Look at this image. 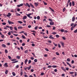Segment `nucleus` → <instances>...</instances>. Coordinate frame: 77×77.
<instances>
[{
	"label": "nucleus",
	"instance_id": "obj_1",
	"mask_svg": "<svg viewBox=\"0 0 77 77\" xmlns=\"http://www.w3.org/2000/svg\"><path fill=\"white\" fill-rule=\"evenodd\" d=\"M4 66V67H5V68H7V67H8V63H5V64L3 65Z\"/></svg>",
	"mask_w": 77,
	"mask_h": 77
},
{
	"label": "nucleus",
	"instance_id": "obj_2",
	"mask_svg": "<svg viewBox=\"0 0 77 77\" xmlns=\"http://www.w3.org/2000/svg\"><path fill=\"white\" fill-rule=\"evenodd\" d=\"M8 22L9 24H14V22H12L11 21H10L9 20H8Z\"/></svg>",
	"mask_w": 77,
	"mask_h": 77
},
{
	"label": "nucleus",
	"instance_id": "obj_3",
	"mask_svg": "<svg viewBox=\"0 0 77 77\" xmlns=\"http://www.w3.org/2000/svg\"><path fill=\"white\" fill-rule=\"evenodd\" d=\"M60 44H61L62 46L63 47H65V46H64V43H63V42H60Z\"/></svg>",
	"mask_w": 77,
	"mask_h": 77
},
{
	"label": "nucleus",
	"instance_id": "obj_4",
	"mask_svg": "<svg viewBox=\"0 0 77 77\" xmlns=\"http://www.w3.org/2000/svg\"><path fill=\"white\" fill-rule=\"evenodd\" d=\"M25 6H28V7L29 8H30V5H29L28 3H26V5H25Z\"/></svg>",
	"mask_w": 77,
	"mask_h": 77
},
{
	"label": "nucleus",
	"instance_id": "obj_5",
	"mask_svg": "<svg viewBox=\"0 0 77 77\" xmlns=\"http://www.w3.org/2000/svg\"><path fill=\"white\" fill-rule=\"evenodd\" d=\"M50 39H54V38L52 36V35H50V36L49 37Z\"/></svg>",
	"mask_w": 77,
	"mask_h": 77
},
{
	"label": "nucleus",
	"instance_id": "obj_6",
	"mask_svg": "<svg viewBox=\"0 0 77 77\" xmlns=\"http://www.w3.org/2000/svg\"><path fill=\"white\" fill-rule=\"evenodd\" d=\"M54 23L53 21H51L50 22V24L51 26H53V25H54Z\"/></svg>",
	"mask_w": 77,
	"mask_h": 77
},
{
	"label": "nucleus",
	"instance_id": "obj_7",
	"mask_svg": "<svg viewBox=\"0 0 77 77\" xmlns=\"http://www.w3.org/2000/svg\"><path fill=\"white\" fill-rule=\"evenodd\" d=\"M26 15H27V17H28L29 18H32V17L30 16V15H28V14H26Z\"/></svg>",
	"mask_w": 77,
	"mask_h": 77
},
{
	"label": "nucleus",
	"instance_id": "obj_8",
	"mask_svg": "<svg viewBox=\"0 0 77 77\" xmlns=\"http://www.w3.org/2000/svg\"><path fill=\"white\" fill-rule=\"evenodd\" d=\"M66 63L69 66L70 68H71V67H72V66H71V64H70L69 63L67 62Z\"/></svg>",
	"mask_w": 77,
	"mask_h": 77
},
{
	"label": "nucleus",
	"instance_id": "obj_9",
	"mask_svg": "<svg viewBox=\"0 0 77 77\" xmlns=\"http://www.w3.org/2000/svg\"><path fill=\"white\" fill-rule=\"evenodd\" d=\"M29 5L31 6V7H32V8H34V9H35V7L33 6V5L32 4V3H30Z\"/></svg>",
	"mask_w": 77,
	"mask_h": 77
},
{
	"label": "nucleus",
	"instance_id": "obj_10",
	"mask_svg": "<svg viewBox=\"0 0 77 77\" xmlns=\"http://www.w3.org/2000/svg\"><path fill=\"white\" fill-rule=\"evenodd\" d=\"M34 5H35V6L37 7L38 5H39V3H38L35 2L34 3Z\"/></svg>",
	"mask_w": 77,
	"mask_h": 77
},
{
	"label": "nucleus",
	"instance_id": "obj_11",
	"mask_svg": "<svg viewBox=\"0 0 77 77\" xmlns=\"http://www.w3.org/2000/svg\"><path fill=\"white\" fill-rule=\"evenodd\" d=\"M28 61V60L27 59H26V60H25V64H26L27 63V62Z\"/></svg>",
	"mask_w": 77,
	"mask_h": 77
},
{
	"label": "nucleus",
	"instance_id": "obj_12",
	"mask_svg": "<svg viewBox=\"0 0 77 77\" xmlns=\"http://www.w3.org/2000/svg\"><path fill=\"white\" fill-rule=\"evenodd\" d=\"M25 19H27V16H23V20H25Z\"/></svg>",
	"mask_w": 77,
	"mask_h": 77
},
{
	"label": "nucleus",
	"instance_id": "obj_13",
	"mask_svg": "<svg viewBox=\"0 0 77 77\" xmlns=\"http://www.w3.org/2000/svg\"><path fill=\"white\" fill-rule=\"evenodd\" d=\"M24 53H25V54H27V53H28V52H29V51L27 50H26V51H24Z\"/></svg>",
	"mask_w": 77,
	"mask_h": 77
},
{
	"label": "nucleus",
	"instance_id": "obj_14",
	"mask_svg": "<svg viewBox=\"0 0 77 77\" xmlns=\"http://www.w3.org/2000/svg\"><path fill=\"white\" fill-rule=\"evenodd\" d=\"M8 72L9 71H8V70H6L5 72V74H8Z\"/></svg>",
	"mask_w": 77,
	"mask_h": 77
},
{
	"label": "nucleus",
	"instance_id": "obj_15",
	"mask_svg": "<svg viewBox=\"0 0 77 77\" xmlns=\"http://www.w3.org/2000/svg\"><path fill=\"white\" fill-rule=\"evenodd\" d=\"M75 17H73L72 18V21L74 22V21H75Z\"/></svg>",
	"mask_w": 77,
	"mask_h": 77
},
{
	"label": "nucleus",
	"instance_id": "obj_16",
	"mask_svg": "<svg viewBox=\"0 0 77 77\" xmlns=\"http://www.w3.org/2000/svg\"><path fill=\"white\" fill-rule=\"evenodd\" d=\"M11 32L12 33H17V31H11Z\"/></svg>",
	"mask_w": 77,
	"mask_h": 77
},
{
	"label": "nucleus",
	"instance_id": "obj_17",
	"mask_svg": "<svg viewBox=\"0 0 77 77\" xmlns=\"http://www.w3.org/2000/svg\"><path fill=\"white\" fill-rule=\"evenodd\" d=\"M18 29H23V27L21 26H18Z\"/></svg>",
	"mask_w": 77,
	"mask_h": 77
},
{
	"label": "nucleus",
	"instance_id": "obj_18",
	"mask_svg": "<svg viewBox=\"0 0 77 77\" xmlns=\"http://www.w3.org/2000/svg\"><path fill=\"white\" fill-rule=\"evenodd\" d=\"M2 46L3 47H4V48H6V46L5 44H2Z\"/></svg>",
	"mask_w": 77,
	"mask_h": 77
},
{
	"label": "nucleus",
	"instance_id": "obj_19",
	"mask_svg": "<svg viewBox=\"0 0 77 77\" xmlns=\"http://www.w3.org/2000/svg\"><path fill=\"white\" fill-rule=\"evenodd\" d=\"M16 15L17 16H20L21 15V14H19L18 13H17L16 14Z\"/></svg>",
	"mask_w": 77,
	"mask_h": 77
},
{
	"label": "nucleus",
	"instance_id": "obj_20",
	"mask_svg": "<svg viewBox=\"0 0 77 77\" xmlns=\"http://www.w3.org/2000/svg\"><path fill=\"white\" fill-rule=\"evenodd\" d=\"M72 6H74V5H75V3H74V2L72 1Z\"/></svg>",
	"mask_w": 77,
	"mask_h": 77
},
{
	"label": "nucleus",
	"instance_id": "obj_21",
	"mask_svg": "<svg viewBox=\"0 0 77 77\" xmlns=\"http://www.w3.org/2000/svg\"><path fill=\"white\" fill-rule=\"evenodd\" d=\"M14 29L16 31H17V28L16 27H14Z\"/></svg>",
	"mask_w": 77,
	"mask_h": 77
},
{
	"label": "nucleus",
	"instance_id": "obj_22",
	"mask_svg": "<svg viewBox=\"0 0 77 77\" xmlns=\"http://www.w3.org/2000/svg\"><path fill=\"white\" fill-rule=\"evenodd\" d=\"M18 62V61H16L14 62H12V63H17V62Z\"/></svg>",
	"mask_w": 77,
	"mask_h": 77
},
{
	"label": "nucleus",
	"instance_id": "obj_23",
	"mask_svg": "<svg viewBox=\"0 0 77 77\" xmlns=\"http://www.w3.org/2000/svg\"><path fill=\"white\" fill-rule=\"evenodd\" d=\"M53 68H57V66L55 65H53L52 66Z\"/></svg>",
	"mask_w": 77,
	"mask_h": 77
},
{
	"label": "nucleus",
	"instance_id": "obj_24",
	"mask_svg": "<svg viewBox=\"0 0 77 77\" xmlns=\"http://www.w3.org/2000/svg\"><path fill=\"white\" fill-rule=\"evenodd\" d=\"M18 22L19 23H20V24H22L23 23V22L21 21H18Z\"/></svg>",
	"mask_w": 77,
	"mask_h": 77
},
{
	"label": "nucleus",
	"instance_id": "obj_25",
	"mask_svg": "<svg viewBox=\"0 0 77 77\" xmlns=\"http://www.w3.org/2000/svg\"><path fill=\"white\" fill-rule=\"evenodd\" d=\"M10 28L11 30H13V27H12L10 26Z\"/></svg>",
	"mask_w": 77,
	"mask_h": 77
},
{
	"label": "nucleus",
	"instance_id": "obj_26",
	"mask_svg": "<svg viewBox=\"0 0 77 77\" xmlns=\"http://www.w3.org/2000/svg\"><path fill=\"white\" fill-rule=\"evenodd\" d=\"M8 59H10V60H12V57H11V56H8Z\"/></svg>",
	"mask_w": 77,
	"mask_h": 77
},
{
	"label": "nucleus",
	"instance_id": "obj_27",
	"mask_svg": "<svg viewBox=\"0 0 77 77\" xmlns=\"http://www.w3.org/2000/svg\"><path fill=\"white\" fill-rule=\"evenodd\" d=\"M12 74L13 76H15V75H16V74H15V73L14 72H12Z\"/></svg>",
	"mask_w": 77,
	"mask_h": 77
},
{
	"label": "nucleus",
	"instance_id": "obj_28",
	"mask_svg": "<svg viewBox=\"0 0 77 77\" xmlns=\"http://www.w3.org/2000/svg\"><path fill=\"white\" fill-rule=\"evenodd\" d=\"M45 5H47V3L45 2L44 1H43Z\"/></svg>",
	"mask_w": 77,
	"mask_h": 77
},
{
	"label": "nucleus",
	"instance_id": "obj_29",
	"mask_svg": "<svg viewBox=\"0 0 77 77\" xmlns=\"http://www.w3.org/2000/svg\"><path fill=\"white\" fill-rule=\"evenodd\" d=\"M65 8H64L63 9V12H65Z\"/></svg>",
	"mask_w": 77,
	"mask_h": 77
},
{
	"label": "nucleus",
	"instance_id": "obj_30",
	"mask_svg": "<svg viewBox=\"0 0 77 77\" xmlns=\"http://www.w3.org/2000/svg\"><path fill=\"white\" fill-rule=\"evenodd\" d=\"M74 72H69V74H73Z\"/></svg>",
	"mask_w": 77,
	"mask_h": 77
},
{
	"label": "nucleus",
	"instance_id": "obj_31",
	"mask_svg": "<svg viewBox=\"0 0 77 77\" xmlns=\"http://www.w3.org/2000/svg\"><path fill=\"white\" fill-rule=\"evenodd\" d=\"M5 53H8V50L5 49Z\"/></svg>",
	"mask_w": 77,
	"mask_h": 77
},
{
	"label": "nucleus",
	"instance_id": "obj_32",
	"mask_svg": "<svg viewBox=\"0 0 77 77\" xmlns=\"http://www.w3.org/2000/svg\"><path fill=\"white\" fill-rule=\"evenodd\" d=\"M26 68L28 69V70H29L31 68V67L29 66L28 67H26Z\"/></svg>",
	"mask_w": 77,
	"mask_h": 77
},
{
	"label": "nucleus",
	"instance_id": "obj_33",
	"mask_svg": "<svg viewBox=\"0 0 77 77\" xmlns=\"http://www.w3.org/2000/svg\"><path fill=\"white\" fill-rule=\"evenodd\" d=\"M63 63L65 66H66V64L65 63V62H63Z\"/></svg>",
	"mask_w": 77,
	"mask_h": 77
},
{
	"label": "nucleus",
	"instance_id": "obj_34",
	"mask_svg": "<svg viewBox=\"0 0 77 77\" xmlns=\"http://www.w3.org/2000/svg\"><path fill=\"white\" fill-rule=\"evenodd\" d=\"M55 53L56 55H57L58 56H59V53L58 52H56Z\"/></svg>",
	"mask_w": 77,
	"mask_h": 77
},
{
	"label": "nucleus",
	"instance_id": "obj_35",
	"mask_svg": "<svg viewBox=\"0 0 77 77\" xmlns=\"http://www.w3.org/2000/svg\"><path fill=\"white\" fill-rule=\"evenodd\" d=\"M22 37L23 39H25L26 38V37H25V36L24 35H22Z\"/></svg>",
	"mask_w": 77,
	"mask_h": 77
},
{
	"label": "nucleus",
	"instance_id": "obj_36",
	"mask_svg": "<svg viewBox=\"0 0 77 77\" xmlns=\"http://www.w3.org/2000/svg\"><path fill=\"white\" fill-rule=\"evenodd\" d=\"M67 60L68 62H70L71 60H70V59H69V58H68L67 59Z\"/></svg>",
	"mask_w": 77,
	"mask_h": 77
},
{
	"label": "nucleus",
	"instance_id": "obj_37",
	"mask_svg": "<svg viewBox=\"0 0 77 77\" xmlns=\"http://www.w3.org/2000/svg\"><path fill=\"white\" fill-rule=\"evenodd\" d=\"M32 62V61L31 60H29L28 61V64H30Z\"/></svg>",
	"mask_w": 77,
	"mask_h": 77
},
{
	"label": "nucleus",
	"instance_id": "obj_38",
	"mask_svg": "<svg viewBox=\"0 0 77 77\" xmlns=\"http://www.w3.org/2000/svg\"><path fill=\"white\" fill-rule=\"evenodd\" d=\"M45 50L46 51H49V50L47 48H45Z\"/></svg>",
	"mask_w": 77,
	"mask_h": 77
},
{
	"label": "nucleus",
	"instance_id": "obj_39",
	"mask_svg": "<svg viewBox=\"0 0 77 77\" xmlns=\"http://www.w3.org/2000/svg\"><path fill=\"white\" fill-rule=\"evenodd\" d=\"M51 67H52V66L50 65V66H48L47 67V68H51Z\"/></svg>",
	"mask_w": 77,
	"mask_h": 77
},
{
	"label": "nucleus",
	"instance_id": "obj_40",
	"mask_svg": "<svg viewBox=\"0 0 77 77\" xmlns=\"http://www.w3.org/2000/svg\"><path fill=\"white\" fill-rule=\"evenodd\" d=\"M2 24L3 25H6V23L5 22H3L2 23Z\"/></svg>",
	"mask_w": 77,
	"mask_h": 77
},
{
	"label": "nucleus",
	"instance_id": "obj_41",
	"mask_svg": "<svg viewBox=\"0 0 77 77\" xmlns=\"http://www.w3.org/2000/svg\"><path fill=\"white\" fill-rule=\"evenodd\" d=\"M37 20H39L40 19V17L39 16H37Z\"/></svg>",
	"mask_w": 77,
	"mask_h": 77
},
{
	"label": "nucleus",
	"instance_id": "obj_42",
	"mask_svg": "<svg viewBox=\"0 0 77 77\" xmlns=\"http://www.w3.org/2000/svg\"><path fill=\"white\" fill-rule=\"evenodd\" d=\"M64 29H61V32H64Z\"/></svg>",
	"mask_w": 77,
	"mask_h": 77
},
{
	"label": "nucleus",
	"instance_id": "obj_43",
	"mask_svg": "<svg viewBox=\"0 0 77 77\" xmlns=\"http://www.w3.org/2000/svg\"><path fill=\"white\" fill-rule=\"evenodd\" d=\"M52 34H53V35H56V33H57L56 32H53L52 33Z\"/></svg>",
	"mask_w": 77,
	"mask_h": 77
},
{
	"label": "nucleus",
	"instance_id": "obj_44",
	"mask_svg": "<svg viewBox=\"0 0 77 77\" xmlns=\"http://www.w3.org/2000/svg\"><path fill=\"white\" fill-rule=\"evenodd\" d=\"M33 13H31L28 14V15H33Z\"/></svg>",
	"mask_w": 77,
	"mask_h": 77
},
{
	"label": "nucleus",
	"instance_id": "obj_45",
	"mask_svg": "<svg viewBox=\"0 0 77 77\" xmlns=\"http://www.w3.org/2000/svg\"><path fill=\"white\" fill-rule=\"evenodd\" d=\"M68 32V31L67 30H64V33H67Z\"/></svg>",
	"mask_w": 77,
	"mask_h": 77
},
{
	"label": "nucleus",
	"instance_id": "obj_46",
	"mask_svg": "<svg viewBox=\"0 0 77 77\" xmlns=\"http://www.w3.org/2000/svg\"><path fill=\"white\" fill-rule=\"evenodd\" d=\"M54 72H57V69H55L54 70Z\"/></svg>",
	"mask_w": 77,
	"mask_h": 77
},
{
	"label": "nucleus",
	"instance_id": "obj_47",
	"mask_svg": "<svg viewBox=\"0 0 77 77\" xmlns=\"http://www.w3.org/2000/svg\"><path fill=\"white\" fill-rule=\"evenodd\" d=\"M48 20L49 21H51V22H52V21H53V20H52V19H51L50 18H49L48 19Z\"/></svg>",
	"mask_w": 77,
	"mask_h": 77
},
{
	"label": "nucleus",
	"instance_id": "obj_48",
	"mask_svg": "<svg viewBox=\"0 0 77 77\" xmlns=\"http://www.w3.org/2000/svg\"><path fill=\"white\" fill-rule=\"evenodd\" d=\"M34 61L35 62H37L38 60H37V59H35L34 60Z\"/></svg>",
	"mask_w": 77,
	"mask_h": 77
},
{
	"label": "nucleus",
	"instance_id": "obj_49",
	"mask_svg": "<svg viewBox=\"0 0 77 77\" xmlns=\"http://www.w3.org/2000/svg\"><path fill=\"white\" fill-rule=\"evenodd\" d=\"M66 68V70H67V71H68V70H69V68H66V67H65Z\"/></svg>",
	"mask_w": 77,
	"mask_h": 77
},
{
	"label": "nucleus",
	"instance_id": "obj_50",
	"mask_svg": "<svg viewBox=\"0 0 77 77\" xmlns=\"http://www.w3.org/2000/svg\"><path fill=\"white\" fill-rule=\"evenodd\" d=\"M17 58L18 59H20V56H17Z\"/></svg>",
	"mask_w": 77,
	"mask_h": 77
},
{
	"label": "nucleus",
	"instance_id": "obj_51",
	"mask_svg": "<svg viewBox=\"0 0 77 77\" xmlns=\"http://www.w3.org/2000/svg\"><path fill=\"white\" fill-rule=\"evenodd\" d=\"M23 33L25 35H26V36H27V33L24 32V33Z\"/></svg>",
	"mask_w": 77,
	"mask_h": 77
},
{
	"label": "nucleus",
	"instance_id": "obj_52",
	"mask_svg": "<svg viewBox=\"0 0 77 77\" xmlns=\"http://www.w3.org/2000/svg\"><path fill=\"white\" fill-rule=\"evenodd\" d=\"M56 37H57V38H59V35H56Z\"/></svg>",
	"mask_w": 77,
	"mask_h": 77
},
{
	"label": "nucleus",
	"instance_id": "obj_53",
	"mask_svg": "<svg viewBox=\"0 0 77 77\" xmlns=\"http://www.w3.org/2000/svg\"><path fill=\"white\" fill-rule=\"evenodd\" d=\"M46 27H51V26L50 25H47Z\"/></svg>",
	"mask_w": 77,
	"mask_h": 77
},
{
	"label": "nucleus",
	"instance_id": "obj_54",
	"mask_svg": "<svg viewBox=\"0 0 77 77\" xmlns=\"http://www.w3.org/2000/svg\"><path fill=\"white\" fill-rule=\"evenodd\" d=\"M23 73L22 72H21L20 75H23Z\"/></svg>",
	"mask_w": 77,
	"mask_h": 77
},
{
	"label": "nucleus",
	"instance_id": "obj_55",
	"mask_svg": "<svg viewBox=\"0 0 77 77\" xmlns=\"http://www.w3.org/2000/svg\"><path fill=\"white\" fill-rule=\"evenodd\" d=\"M8 35H11V33L10 32H9L8 33Z\"/></svg>",
	"mask_w": 77,
	"mask_h": 77
},
{
	"label": "nucleus",
	"instance_id": "obj_56",
	"mask_svg": "<svg viewBox=\"0 0 77 77\" xmlns=\"http://www.w3.org/2000/svg\"><path fill=\"white\" fill-rule=\"evenodd\" d=\"M1 37L2 38H4V37H5V35H1Z\"/></svg>",
	"mask_w": 77,
	"mask_h": 77
},
{
	"label": "nucleus",
	"instance_id": "obj_57",
	"mask_svg": "<svg viewBox=\"0 0 77 77\" xmlns=\"http://www.w3.org/2000/svg\"><path fill=\"white\" fill-rule=\"evenodd\" d=\"M48 42L49 43H51V40H48Z\"/></svg>",
	"mask_w": 77,
	"mask_h": 77
},
{
	"label": "nucleus",
	"instance_id": "obj_58",
	"mask_svg": "<svg viewBox=\"0 0 77 77\" xmlns=\"http://www.w3.org/2000/svg\"><path fill=\"white\" fill-rule=\"evenodd\" d=\"M69 5L70 6V7L72 5V4L71 3V2H70Z\"/></svg>",
	"mask_w": 77,
	"mask_h": 77
},
{
	"label": "nucleus",
	"instance_id": "obj_59",
	"mask_svg": "<svg viewBox=\"0 0 77 77\" xmlns=\"http://www.w3.org/2000/svg\"><path fill=\"white\" fill-rule=\"evenodd\" d=\"M74 33H77V29L74 31Z\"/></svg>",
	"mask_w": 77,
	"mask_h": 77
},
{
	"label": "nucleus",
	"instance_id": "obj_60",
	"mask_svg": "<svg viewBox=\"0 0 77 77\" xmlns=\"http://www.w3.org/2000/svg\"><path fill=\"white\" fill-rule=\"evenodd\" d=\"M73 29H74V26H72L71 28V30H73Z\"/></svg>",
	"mask_w": 77,
	"mask_h": 77
},
{
	"label": "nucleus",
	"instance_id": "obj_61",
	"mask_svg": "<svg viewBox=\"0 0 77 77\" xmlns=\"http://www.w3.org/2000/svg\"><path fill=\"white\" fill-rule=\"evenodd\" d=\"M62 38L63 39V40H65V37H62Z\"/></svg>",
	"mask_w": 77,
	"mask_h": 77
},
{
	"label": "nucleus",
	"instance_id": "obj_62",
	"mask_svg": "<svg viewBox=\"0 0 77 77\" xmlns=\"http://www.w3.org/2000/svg\"><path fill=\"white\" fill-rule=\"evenodd\" d=\"M62 54H63V55H65V52L64 51L62 52Z\"/></svg>",
	"mask_w": 77,
	"mask_h": 77
},
{
	"label": "nucleus",
	"instance_id": "obj_63",
	"mask_svg": "<svg viewBox=\"0 0 77 77\" xmlns=\"http://www.w3.org/2000/svg\"><path fill=\"white\" fill-rule=\"evenodd\" d=\"M31 60H33V59H34V57H31Z\"/></svg>",
	"mask_w": 77,
	"mask_h": 77
},
{
	"label": "nucleus",
	"instance_id": "obj_64",
	"mask_svg": "<svg viewBox=\"0 0 77 77\" xmlns=\"http://www.w3.org/2000/svg\"><path fill=\"white\" fill-rule=\"evenodd\" d=\"M17 11H18V12H19V11H20V8H18L17 9Z\"/></svg>",
	"mask_w": 77,
	"mask_h": 77
}]
</instances>
